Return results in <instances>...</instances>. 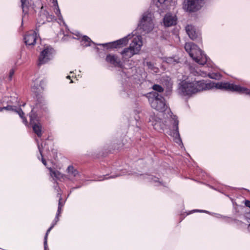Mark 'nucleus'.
Listing matches in <instances>:
<instances>
[{"instance_id":"nucleus-1","label":"nucleus","mask_w":250,"mask_h":250,"mask_svg":"<svg viewBox=\"0 0 250 250\" xmlns=\"http://www.w3.org/2000/svg\"><path fill=\"white\" fill-rule=\"evenodd\" d=\"M152 97L149 98V102L152 108L160 112H165L167 113L166 117L169 123L168 126V130L167 133L173 138L175 142L177 144L182 143L180 134L179 132V121L175 115H173L169 108L166 103L164 98L156 92L151 94Z\"/></svg>"},{"instance_id":"nucleus-2","label":"nucleus","mask_w":250,"mask_h":250,"mask_svg":"<svg viewBox=\"0 0 250 250\" xmlns=\"http://www.w3.org/2000/svg\"><path fill=\"white\" fill-rule=\"evenodd\" d=\"M206 86V83L203 81H183L180 83L179 89L182 95L191 96L193 94L205 90Z\"/></svg>"},{"instance_id":"nucleus-3","label":"nucleus","mask_w":250,"mask_h":250,"mask_svg":"<svg viewBox=\"0 0 250 250\" xmlns=\"http://www.w3.org/2000/svg\"><path fill=\"white\" fill-rule=\"evenodd\" d=\"M206 90L210 89L214 87L225 90L236 91L240 93L250 95V90L238 85H235L229 83H206Z\"/></svg>"},{"instance_id":"nucleus-4","label":"nucleus","mask_w":250,"mask_h":250,"mask_svg":"<svg viewBox=\"0 0 250 250\" xmlns=\"http://www.w3.org/2000/svg\"><path fill=\"white\" fill-rule=\"evenodd\" d=\"M185 48L190 57L200 65H203L208 61L206 55L194 43L187 42L185 44Z\"/></svg>"},{"instance_id":"nucleus-5","label":"nucleus","mask_w":250,"mask_h":250,"mask_svg":"<svg viewBox=\"0 0 250 250\" xmlns=\"http://www.w3.org/2000/svg\"><path fill=\"white\" fill-rule=\"evenodd\" d=\"M142 45L141 36H137L134 37L130 44L129 47L125 48L121 52L123 61L124 62L127 61L134 55L138 54L141 50Z\"/></svg>"},{"instance_id":"nucleus-6","label":"nucleus","mask_w":250,"mask_h":250,"mask_svg":"<svg viewBox=\"0 0 250 250\" xmlns=\"http://www.w3.org/2000/svg\"><path fill=\"white\" fill-rule=\"evenodd\" d=\"M152 15L150 12H145L142 16L138 26L139 29H142L145 33L150 32L153 28Z\"/></svg>"},{"instance_id":"nucleus-7","label":"nucleus","mask_w":250,"mask_h":250,"mask_svg":"<svg viewBox=\"0 0 250 250\" xmlns=\"http://www.w3.org/2000/svg\"><path fill=\"white\" fill-rule=\"evenodd\" d=\"M202 0H184L183 3V9L188 12H194L201 7Z\"/></svg>"},{"instance_id":"nucleus-8","label":"nucleus","mask_w":250,"mask_h":250,"mask_svg":"<svg viewBox=\"0 0 250 250\" xmlns=\"http://www.w3.org/2000/svg\"><path fill=\"white\" fill-rule=\"evenodd\" d=\"M54 53V50L52 47L50 46L45 47L41 53L38 64L42 65L47 62L53 58Z\"/></svg>"},{"instance_id":"nucleus-9","label":"nucleus","mask_w":250,"mask_h":250,"mask_svg":"<svg viewBox=\"0 0 250 250\" xmlns=\"http://www.w3.org/2000/svg\"><path fill=\"white\" fill-rule=\"evenodd\" d=\"M54 20V16L50 14L46 10H42L38 19V22L39 24H44L46 21L51 22Z\"/></svg>"},{"instance_id":"nucleus-10","label":"nucleus","mask_w":250,"mask_h":250,"mask_svg":"<svg viewBox=\"0 0 250 250\" xmlns=\"http://www.w3.org/2000/svg\"><path fill=\"white\" fill-rule=\"evenodd\" d=\"M149 122L151 123L156 130H164V125L162 123L160 118L156 117L154 114H152L149 118Z\"/></svg>"},{"instance_id":"nucleus-11","label":"nucleus","mask_w":250,"mask_h":250,"mask_svg":"<svg viewBox=\"0 0 250 250\" xmlns=\"http://www.w3.org/2000/svg\"><path fill=\"white\" fill-rule=\"evenodd\" d=\"M132 36H131V35L129 34L127 36L125 37L122 39H121L119 40H117L115 42H113L111 43H107V44H102V45L105 46V45H109V47L111 48H117L120 47L122 45H124L127 44L128 41V39H130Z\"/></svg>"},{"instance_id":"nucleus-12","label":"nucleus","mask_w":250,"mask_h":250,"mask_svg":"<svg viewBox=\"0 0 250 250\" xmlns=\"http://www.w3.org/2000/svg\"><path fill=\"white\" fill-rule=\"evenodd\" d=\"M106 61L114 66L122 68L123 65L120 59L114 54H108L106 57Z\"/></svg>"},{"instance_id":"nucleus-13","label":"nucleus","mask_w":250,"mask_h":250,"mask_svg":"<svg viewBox=\"0 0 250 250\" xmlns=\"http://www.w3.org/2000/svg\"><path fill=\"white\" fill-rule=\"evenodd\" d=\"M24 39L27 45H34L37 40V33L34 31H30L26 34Z\"/></svg>"},{"instance_id":"nucleus-14","label":"nucleus","mask_w":250,"mask_h":250,"mask_svg":"<svg viewBox=\"0 0 250 250\" xmlns=\"http://www.w3.org/2000/svg\"><path fill=\"white\" fill-rule=\"evenodd\" d=\"M177 20L176 16L167 14L165 16L163 19L164 25L167 27L174 25L176 24Z\"/></svg>"},{"instance_id":"nucleus-15","label":"nucleus","mask_w":250,"mask_h":250,"mask_svg":"<svg viewBox=\"0 0 250 250\" xmlns=\"http://www.w3.org/2000/svg\"><path fill=\"white\" fill-rule=\"evenodd\" d=\"M186 30L189 37L192 40L197 37V33L195 31L194 27L191 25H188L186 27Z\"/></svg>"},{"instance_id":"nucleus-16","label":"nucleus","mask_w":250,"mask_h":250,"mask_svg":"<svg viewBox=\"0 0 250 250\" xmlns=\"http://www.w3.org/2000/svg\"><path fill=\"white\" fill-rule=\"evenodd\" d=\"M42 82H39L37 80L34 81L31 86L32 91L35 93H38L42 90L43 88L42 86Z\"/></svg>"},{"instance_id":"nucleus-17","label":"nucleus","mask_w":250,"mask_h":250,"mask_svg":"<svg viewBox=\"0 0 250 250\" xmlns=\"http://www.w3.org/2000/svg\"><path fill=\"white\" fill-rule=\"evenodd\" d=\"M59 221V215L58 214L56 215V216L54 219V223L51 225V226L48 229V230L46 231V233L45 234V235L44 236V250H47V236L48 235L50 231V230L52 229V228L54 227L55 225L57 223V222Z\"/></svg>"},{"instance_id":"nucleus-18","label":"nucleus","mask_w":250,"mask_h":250,"mask_svg":"<svg viewBox=\"0 0 250 250\" xmlns=\"http://www.w3.org/2000/svg\"><path fill=\"white\" fill-rule=\"evenodd\" d=\"M66 171L68 176L70 177H76L79 174L78 171L76 169L74 168L72 166H68Z\"/></svg>"},{"instance_id":"nucleus-19","label":"nucleus","mask_w":250,"mask_h":250,"mask_svg":"<svg viewBox=\"0 0 250 250\" xmlns=\"http://www.w3.org/2000/svg\"><path fill=\"white\" fill-rule=\"evenodd\" d=\"M48 169L50 171V176L53 178L57 179H60L63 177V174H62L58 170H55L53 169L52 168L49 167Z\"/></svg>"},{"instance_id":"nucleus-20","label":"nucleus","mask_w":250,"mask_h":250,"mask_svg":"<svg viewBox=\"0 0 250 250\" xmlns=\"http://www.w3.org/2000/svg\"><path fill=\"white\" fill-rule=\"evenodd\" d=\"M32 128L34 132L37 135L38 137H40L42 136V125L40 123L32 125Z\"/></svg>"},{"instance_id":"nucleus-21","label":"nucleus","mask_w":250,"mask_h":250,"mask_svg":"<svg viewBox=\"0 0 250 250\" xmlns=\"http://www.w3.org/2000/svg\"><path fill=\"white\" fill-rule=\"evenodd\" d=\"M30 124L32 125L40 123L38 117L33 113V110L30 114Z\"/></svg>"},{"instance_id":"nucleus-22","label":"nucleus","mask_w":250,"mask_h":250,"mask_svg":"<svg viewBox=\"0 0 250 250\" xmlns=\"http://www.w3.org/2000/svg\"><path fill=\"white\" fill-rule=\"evenodd\" d=\"M53 2L54 5L55 6V8H54L55 13L59 17V19L60 20H62V17L61 15L60 10L59 8L57 0H53Z\"/></svg>"},{"instance_id":"nucleus-23","label":"nucleus","mask_w":250,"mask_h":250,"mask_svg":"<svg viewBox=\"0 0 250 250\" xmlns=\"http://www.w3.org/2000/svg\"><path fill=\"white\" fill-rule=\"evenodd\" d=\"M91 40L87 36H84L81 40V44L84 46H88L90 45Z\"/></svg>"},{"instance_id":"nucleus-24","label":"nucleus","mask_w":250,"mask_h":250,"mask_svg":"<svg viewBox=\"0 0 250 250\" xmlns=\"http://www.w3.org/2000/svg\"><path fill=\"white\" fill-rule=\"evenodd\" d=\"M22 12L25 15L28 12V4L26 0H21Z\"/></svg>"},{"instance_id":"nucleus-25","label":"nucleus","mask_w":250,"mask_h":250,"mask_svg":"<svg viewBox=\"0 0 250 250\" xmlns=\"http://www.w3.org/2000/svg\"><path fill=\"white\" fill-rule=\"evenodd\" d=\"M166 62L170 64H175L179 62V59L172 57H168L166 59Z\"/></svg>"},{"instance_id":"nucleus-26","label":"nucleus","mask_w":250,"mask_h":250,"mask_svg":"<svg viewBox=\"0 0 250 250\" xmlns=\"http://www.w3.org/2000/svg\"><path fill=\"white\" fill-rule=\"evenodd\" d=\"M15 111L17 112L20 116V117L23 120V122L26 124L27 123V120L25 118V117L23 116L24 113L22 111V110L21 109H20L19 110H15Z\"/></svg>"},{"instance_id":"nucleus-27","label":"nucleus","mask_w":250,"mask_h":250,"mask_svg":"<svg viewBox=\"0 0 250 250\" xmlns=\"http://www.w3.org/2000/svg\"><path fill=\"white\" fill-rule=\"evenodd\" d=\"M153 89L157 92H162L164 91V88L158 84H154L153 86Z\"/></svg>"},{"instance_id":"nucleus-28","label":"nucleus","mask_w":250,"mask_h":250,"mask_svg":"<svg viewBox=\"0 0 250 250\" xmlns=\"http://www.w3.org/2000/svg\"><path fill=\"white\" fill-rule=\"evenodd\" d=\"M189 69L191 73H192L193 75L195 76L198 75L200 74V72H198L197 70H196L195 68L193 66H189Z\"/></svg>"},{"instance_id":"nucleus-29","label":"nucleus","mask_w":250,"mask_h":250,"mask_svg":"<svg viewBox=\"0 0 250 250\" xmlns=\"http://www.w3.org/2000/svg\"><path fill=\"white\" fill-rule=\"evenodd\" d=\"M146 64L149 69L154 70L155 72H157L158 68L154 67L150 62H147Z\"/></svg>"},{"instance_id":"nucleus-30","label":"nucleus","mask_w":250,"mask_h":250,"mask_svg":"<svg viewBox=\"0 0 250 250\" xmlns=\"http://www.w3.org/2000/svg\"><path fill=\"white\" fill-rule=\"evenodd\" d=\"M4 109H5L7 110H12V111H13V110L15 111V109H14V108H13V107L11 105H7V106L0 108V111H2Z\"/></svg>"},{"instance_id":"nucleus-31","label":"nucleus","mask_w":250,"mask_h":250,"mask_svg":"<svg viewBox=\"0 0 250 250\" xmlns=\"http://www.w3.org/2000/svg\"><path fill=\"white\" fill-rule=\"evenodd\" d=\"M38 148H39V150L40 153L41 155H42V148L41 147V146H40L39 145V144H38ZM42 163L43 164V165H45V166H46V162L45 160L43 158V157H42Z\"/></svg>"},{"instance_id":"nucleus-32","label":"nucleus","mask_w":250,"mask_h":250,"mask_svg":"<svg viewBox=\"0 0 250 250\" xmlns=\"http://www.w3.org/2000/svg\"><path fill=\"white\" fill-rule=\"evenodd\" d=\"M15 70L13 69L10 70L9 75V79L10 80L12 79V76L14 75Z\"/></svg>"},{"instance_id":"nucleus-33","label":"nucleus","mask_w":250,"mask_h":250,"mask_svg":"<svg viewBox=\"0 0 250 250\" xmlns=\"http://www.w3.org/2000/svg\"><path fill=\"white\" fill-rule=\"evenodd\" d=\"M58 197H59V205L58 207H61V208L63 206V205L61 203V201L62 198L61 197V195L60 194H58Z\"/></svg>"},{"instance_id":"nucleus-34","label":"nucleus","mask_w":250,"mask_h":250,"mask_svg":"<svg viewBox=\"0 0 250 250\" xmlns=\"http://www.w3.org/2000/svg\"><path fill=\"white\" fill-rule=\"evenodd\" d=\"M149 179H151V182H158V178H156V177H149Z\"/></svg>"},{"instance_id":"nucleus-35","label":"nucleus","mask_w":250,"mask_h":250,"mask_svg":"<svg viewBox=\"0 0 250 250\" xmlns=\"http://www.w3.org/2000/svg\"><path fill=\"white\" fill-rule=\"evenodd\" d=\"M245 205L246 207L250 208V201L246 200L245 202Z\"/></svg>"},{"instance_id":"nucleus-36","label":"nucleus","mask_w":250,"mask_h":250,"mask_svg":"<svg viewBox=\"0 0 250 250\" xmlns=\"http://www.w3.org/2000/svg\"><path fill=\"white\" fill-rule=\"evenodd\" d=\"M61 207H58V213L57 214H58V215H59V214L61 213Z\"/></svg>"},{"instance_id":"nucleus-37","label":"nucleus","mask_w":250,"mask_h":250,"mask_svg":"<svg viewBox=\"0 0 250 250\" xmlns=\"http://www.w3.org/2000/svg\"><path fill=\"white\" fill-rule=\"evenodd\" d=\"M196 211H199V212H207L205 210H196Z\"/></svg>"},{"instance_id":"nucleus-38","label":"nucleus","mask_w":250,"mask_h":250,"mask_svg":"<svg viewBox=\"0 0 250 250\" xmlns=\"http://www.w3.org/2000/svg\"><path fill=\"white\" fill-rule=\"evenodd\" d=\"M118 176L117 175H116V176H114V175H112L111 176V178H115V177H117Z\"/></svg>"},{"instance_id":"nucleus-39","label":"nucleus","mask_w":250,"mask_h":250,"mask_svg":"<svg viewBox=\"0 0 250 250\" xmlns=\"http://www.w3.org/2000/svg\"><path fill=\"white\" fill-rule=\"evenodd\" d=\"M248 228L249 230L250 231V224H249Z\"/></svg>"},{"instance_id":"nucleus-40","label":"nucleus","mask_w":250,"mask_h":250,"mask_svg":"<svg viewBox=\"0 0 250 250\" xmlns=\"http://www.w3.org/2000/svg\"><path fill=\"white\" fill-rule=\"evenodd\" d=\"M66 78H67V79H70V76H67L66 77Z\"/></svg>"}]
</instances>
